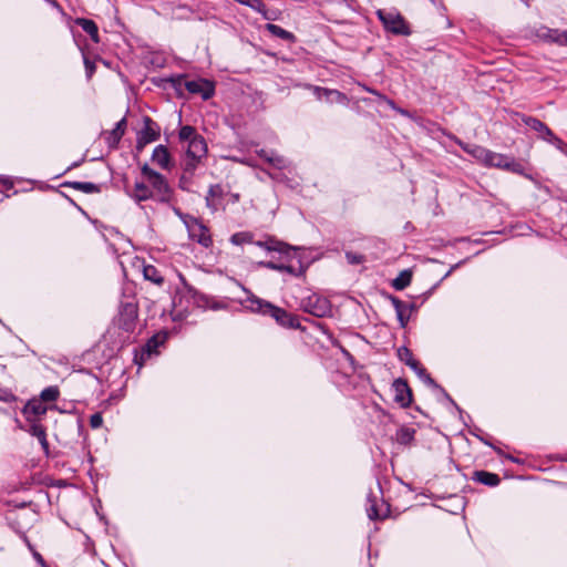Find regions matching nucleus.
Here are the masks:
<instances>
[{"instance_id": "1", "label": "nucleus", "mask_w": 567, "mask_h": 567, "mask_svg": "<svg viewBox=\"0 0 567 567\" xmlns=\"http://www.w3.org/2000/svg\"><path fill=\"white\" fill-rule=\"evenodd\" d=\"M243 303L252 312L269 315L277 323L285 328L298 329L300 327L299 320L296 316L254 295H248Z\"/></svg>"}, {"instance_id": "2", "label": "nucleus", "mask_w": 567, "mask_h": 567, "mask_svg": "<svg viewBox=\"0 0 567 567\" xmlns=\"http://www.w3.org/2000/svg\"><path fill=\"white\" fill-rule=\"evenodd\" d=\"M378 17L382 21L384 28L394 34L408 35L410 28L404 18L394 11L379 10Z\"/></svg>"}, {"instance_id": "3", "label": "nucleus", "mask_w": 567, "mask_h": 567, "mask_svg": "<svg viewBox=\"0 0 567 567\" xmlns=\"http://www.w3.org/2000/svg\"><path fill=\"white\" fill-rule=\"evenodd\" d=\"M207 145L202 136L190 141L187 145L186 169H194L197 163L206 155Z\"/></svg>"}, {"instance_id": "4", "label": "nucleus", "mask_w": 567, "mask_h": 567, "mask_svg": "<svg viewBox=\"0 0 567 567\" xmlns=\"http://www.w3.org/2000/svg\"><path fill=\"white\" fill-rule=\"evenodd\" d=\"M485 165L497 168H504L515 173L523 172L522 165L515 162L514 158L494 152H491V155L487 157Z\"/></svg>"}, {"instance_id": "5", "label": "nucleus", "mask_w": 567, "mask_h": 567, "mask_svg": "<svg viewBox=\"0 0 567 567\" xmlns=\"http://www.w3.org/2000/svg\"><path fill=\"white\" fill-rule=\"evenodd\" d=\"M185 87L189 93L199 94L204 100L210 99L215 92L213 82L205 79L186 81Z\"/></svg>"}, {"instance_id": "6", "label": "nucleus", "mask_w": 567, "mask_h": 567, "mask_svg": "<svg viewBox=\"0 0 567 567\" xmlns=\"http://www.w3.org/2000/svg\"><path fill=\"white\" fill-rule=\"evenodd\" d=\"M303 309L316 317H324L331 312L328 300L317 296L309 297Z\"/></svg>"}, {"instance_id": "7", "label": "nucleus", "mask_w": 567, "mask_h": 567, "mask_svg": "<svg viewBox=\"0 0 567 567\" xmlns=\"http://www.w3.org/2000/svg\"><path fill=\"white\" fill-rule=\"evenodd\" d=\"M189 237L196 240L204 247H209L213 243L208 229L197 220H194L187 225Z\"/></svg>"}, {"instance_id": "8", "label": "nucleus", "mask_w": 567, "mask_h": 567, "mask_svg": "<svg viewBox=\"0 0 567 567\" xmlns=\"http://www.w3.org/2000/svg\"><path fill=\"white\" fill-rule=\"evenodd\" d=\"M142 173L159 195L164 196L168 193V185L159 173L153 171L147 164L142 166Z\"/></svg>"}, {"instance_id": "9", "label": "nucleus", "mask_w": 567, "mask_h": 567, "mask_svg": "<svg viewBox=\"0 0 567 567\" xmlns=\"http://www.w3.org/2000/svg\"><path fill=\"white\" fill-rule=\"evenodd\" d=\"M392 389L394 391V401L402 408L409 406L412 401V393L408 383L402 379H396L392 384Z\"/></svg>"}, {"instance_id": "10", "label": "nucleus", "mask_w": 567, "mask_h": 567, "mask_svg": "<svg viewBox=\"0 0 567 567\" xmlns=\"http://www.w3.org/2000/svg\"><path fill=\"white\" fill-rule=\"evenodd\" d=\"M537 37L546 42H553L561 47L567 45V31L543 27L537 31Z\"/></svg>"}, {"instance_id": "11", "label": "nucleus", "mask_w": 567, "mask_h": 567, "mask_svg": "<svg viewBox=\"0 0 567 567\" xmlns=\"http://www.w3.org/2000/svg\"><path fill=\"white\" fill-rule=\"evenodd\" d=\"M158 136V131L153 127V122L147 117L145 118L144 128L138 133L136 147L141 151L148 143L156 141Z\"/></svg>"}, {"instance_id": "12", "label": "nucleus", "mask_w": 567, "mask_h": 567, "mask_svg": "<svg viewBox=\"0 0 567 567\" xmlns=\"http://www.w3.org/2000/svg\"><path fill=\"white\" fill-rule=\"evenodd\" d=\"M137 318V308L133 303H125L122 306L120 312V324L126 331H130L134 327V321Z\"/></svg>"}, {"instance_id": "13", "label": "nucleus", "mask_w": 567, "mask_h": 567, "mask_svg": "<svg viewBox=\"0 0 567 567\" xmlns=\"http://www.w3.org/2000/svg\"><path fill=\"white\" fill-rule=\"evenodd\" d=\"M48 406L41 400H31L23 409V414L30 422L38 421L40 416L44 415Z\"/></svg>"}, {"instance_id": "14", "label": "nucleus", "mask_w": 567, "mask_h": 567, "mask_svg": "<svg viewBox=\"0 0 567 567\" xmlns=\"http://www.w3.org/2000/svg\"><path fill=\"white\" fill-rule=\"evenodd\" d=\"M126 127V120L122 118L118 121L115 125V127L112 131H107L103 133V138L106 142V144L114 148L117 146L120 140L122 138Z\"/></svg>"}, {"instance_id": "15", "label": "nucleus", "mask_w": 567, "mask_h": 567, "mask_svg": "<svg viewBox=\"0 0 567 567\" xmlns=\"http://www.w3.org/2000/svg\"><path fill=\"white\" fill-rule=\"evenodd\" d=\"M398 354L401 361L410 365L420 377L424 378L429 382H432V379L425 373V370L420 365V363L416 360L413 359L412 353L410 352L409 349L400 348Z\"/></svg>"}, {"instance_id": "16", "label": "nucleus", "mask_w": 567, "mask_h": 567, "mask_svg": "<svg viewBox=\"0 0 567 567\" xmlns=\"http://www.w3.org/2000/svg\"><path fill=\"white\" fill-rule=\"evenodd\" d=\"M152 161L164 169H168L171 167V155L164 145L155 147Z\"/></svg>"}, {"instance_id": "17", "label": "nucleus", "mask_w": 567, "mask_h": 567, "mask_svg": "<svg viewBox=\"0 0 567 567\" xmlns=\"http://www.w3.org/2000/svg\"><path fill=\"white\" fill-rule=\"evenodd\" d=\"M525 124L532 130L539 132L540 136L546 141L549 138V136H553L550 128L537 118L527 117L525 120Z\"/></svg>"}, {"instance_id": "18", "label": "nucleus", "mask_w": 567, "mask_h": 567, "mask_svg": "<svg viewBox=\"0 0 567 567\" xmlns=\"http://www.w3.org/2000/svg\"><path fill=\"white\" fill-rule=\"evenodd\" d=\"M392 303L395 308L398 319L402 327H404L408 322L409 316H410V309L408 305L402 302L401 300L396 298H392Z\"/></svg>"}, {"instance_id": "19", "label": "nucleus", "mask_w": 567, "mask_h": 567, "mask_svg": "<svg viewBox=\"0 0 567 567\" xmlns=\"http://www.w3.org/2000/svg\"><path fill=\"white\" fill-rule=\"evenodd\" d=\"M131 195L135 200L142 202L152 197V190L144 183H136Z\"/></svg>"}, {"instance_id": "20", "label": "nucleus", "mask_w": 567, "mask_h": 567, "mask_svg": "<svg viewBox=\"0 0 567 567\" xmlns=\"http://www.w3.org/2000/svg\"><path fill=\"white\" fill-rule=\"evenodd\" d=\"M76 23L87 33L94 42H99V31L96 24L92 20L78 19Z\"/></svg>"}, {"instance_id": "21", "label": "nucleus", "mask_w": 567, "mask_h": 567, "mask_svg": "<svg viewBox=\"0 0 567 567\" xmlns=\"http://www.w3.org/2000/svg\"><path fill=\"white\" fill-rule=\"evenodd\" d=\"M475 477L480 483L488 486H496L499 483V477L496 474L485 471L476 472Z\"/></svg>"}, {"instance_id": "22", "label": "nucleus", "mask_w": 567, "mask_h": 567, "mask_svg": "<svg viewBox=\"0 0 567 567\" xmlns=\"http://www.w3.org/2000/svg\"><path fill=\"white\" fill-rule=\"evenodd\" d=\"M412 279V272L410 270H403L400 275L393 280V287L396 290H402L408 287Z\"/></svg>"}, {"instance_id": "23", "label": "nucleus", "mask_w": 567, "mask_h": 567, "mask_svg": "<svg viewBox=\"0 0 567 567\" xmlns=\"http://www.w3.org/2000/svg\"><path fill=\"white\" fill-rule=\"evenodd\" d=\"M266 29L275 37H278V38L287 40V41L293 40V34L282 28H280L279 25L268 23L266 25Z\"/></svg>"}, {"instance_id": "24", "label": "nucleus", "mask_w": 567, "mask_h": 567, "mask_svg": "<svg viewBox=\"0 0 567 567\" xmlns=\"http://www.w3.org/2000/svg\"><path fill=\"white\" fill-rule=\"evenodd\" d=\"M143 275L146 280H150L156 285H161L163 282V277L158 274L154 266H145L143 269Z\"/></svg>"}, {"instance_id": "25", "label": "nucleus", "mask_w": 567, "mask_h": 567, "mask_svg": "<svg viewBox=\"0 0 567 567\" xmlns=\"http://www.w3.org/2000/svg\"><path fill=\"white\" fill-rule=\"evenodd\" d=\"M31 423L32 424L30 427V433L40 441V443L43 447H47L48 443H47V436H45V431H44L43 426L40 425L38 423V421H34Z\"/></svg>"}, {"instance_id": "26", "label": "nucleus", "mask_w": 567, "mask_h": 567, "mask_svg": "<svg viewBox=\"0 0 567 567\" xmlns=\"http://www.w3.org/2000/svg\"><path fill=\"white\" fill-rule=\"evenodd\" d=\"M259 156L278 168H281L285 165V159L281 156L275 155L272 153L268 154V152L265 150L259 152Z\"/></svg>"}, {"instance_id": "27", "label": "nucleus", "mask_w": 567, "mask_h": 567, "mask_svg": "<svg viewBox=\"0 0 567 567\" xmlns=\"http://www.w3.org/2000/svg\"><path fill=\"white\" fill-rule=\"evenodd\" d=\"M198 136L199 135L196 133L195 128L189 125L183 126L179 131L181 141L188 142V144Z\"/></svg>"}, {"instance_id": "28", "label": "nucleus", "mask_w": 567, "mask_h": 567, "mask_svg": "<svg viewBox=\"0 0 567 567\" xmlns=\"http://www.w3.org/2000/svg\"><path fill=\"white\" fill-rule=\"evenodd\" d=\"M414 430L402 427L396 433V440L401 444H409L413 440Z\"/></svg>"}, {"instance_id": "29", "label": "nucleus", "mask_w": 567, "mask_h": 567, "mask_svg": "<svg viewBox=\"0 0 567 567\" xmlns=\"http://www.w3.org/2000/svg\"><path fill=\"white\" fill-rule=\"evenodd\" d=\"M59 396V390L55 386H49L41 392L42 402H53Z\"/></svg>"}, {"instance_id": "30", "label": "nucleus", "mask_w": 567, "mask_h": 567, "mask_svg": "<svg viewBox=\"0 0 567 567\" xmlns=\"http://www.w3.org/2000/svg\"><path fill=\"white\" fill-rule=\"evenodd\" d=\"M251 239L252 237L249 233H237L231 236L230 241L234 245H243L245 243H250Z\"/></svg>"}, {"instance_id": "31", "label": "nucleus", "mask_w": 567, "mask_h": 567, "mask_svg": "<svg viewBox=\"0 0 567 567\" xmlns=\"http://www.w3.org/2000/svg\"><path fill=\"white\" fill-rule=\"evenodd\" d=\"M491 152L492 151H488L484 147L475 146L474 150L472 151V154L474 155V157H476L478 161L485 164L487 157L491 155Z\"/></svg>"}, {"instance_id": "32", "label": "nucleus", "mask_w": 567, "mask_h": 567, "mask_svg": "<svg viewBox=\"0 0 567 567\" xmlns=\"http://www.w3.org/2000/svg\"><path fill=\"white\" fill-rule=\"evenodd\" d=\"M245 6H248L250 7L251 9H254L255 11L257 12H260L265 16L266 19H269L267 16H266V6L264 4V2L261 0H247V2L245 3Z\"/></svg>"}, {"instance_id": "33", "label": "nucleus", "mask_w": 567, "mask_h": 567, "mask_svg": "<svg viewBox=\"0 0 567 567\" xmlns=\"http://www.w3.org/2000/svg\"><path fill=\"white\" fill-rule=\"evenodd\" d=\"M73 187L79 189V190L85 192V193H95V192H97V186L95 184H92V183L76 182V183L73 184Z\"/></svg>"}, {"instance_id": "34", "label": "nucleus", "mask_w": 567, "mask_h": 567, "mask_svg": "<svg viewBox=\"0 0 567 567\" xmlns=\"http://www.w3.org/2000/svg\"><path fill=\"white\" fill-rule=\"evenodd\" d=\"M346 258L349 264L359 265L363 261V256L355 252H347Z\"/></svg>"}, {"instance_id": "35", "label": "nucleus", "mask_w": 567, "mask_h": 567, "mask_svg": "<svg viewBox=\"0 0 567 567\" xmlns=\"http://www.w3.org/2000/svg\"><path fill=\"white\" fill-rule=\"evenodd\" d=\"M25 543L29 547V549L32 551V555L33 557L35 558V560L42 566V567H47V564L43 559V557L33 548V546L31 545V543L25 538Z\"/></svg>"}, {"instance_id": "36", "label": "nucleus", "mask_w": 567, "mask_h": 567, "mask_svg": "<svg viewBox=\"0 0 567 567\" xmlns=\"http://www.w3.org/2000/svg\"><path fill=\"white\" fill-rule=\"evenodd\" d=\"M102 422H103V419H102V415L100 413H95L91 416L90 419V425L93 427V429H97L102 425Z\"/></svg>"}, {"instance_id": "37", "label": "nucleus", "mask_w": 567, "mask_h": 567, "mask_svg": "<svg viewBox=\"0 0 567 567\" xmlns=\"http://www.w3.org/2000/svg\"><path fill=\"white\" fill-rule=\"evenodd\" d=\"M288 248L289 247L286 244H282V243H277L274 246H267V249L276 250V251H280V252H286Z\"/></svg>"}, {"instance_id": "38", "label": "nucleus", "mask_w": 567, "mask_h": 567, "mask_svg": "<svg viewBox=\"0 0 567 567\" xmlns=\"http://www.w3.org/2000/svg\"><path fill=\"white\" fill-rule=\"evenodd\" d=\"M547 141L555 144L558 148H560L563 145V141L560 138H558L557 136H555L554 134H553V136H549V138H547Z\"/></svg>"}, {"instance_id": "39", "label": "nucleus", "mask_w": 567, "mask_h": 567, "mask_svg": "<svg viewBox=\"0 0 567 567\" xmlns=\"http://www.w3.org/2000/svg\"><path fill=\"white\" fill-rule=\"evenodd\" d=\"M368 515L371 519H375L379 517V514H378L377 509L374 508V506H371L370 508H368Z\"/></svg>"}, {"instance_id": "40", "label": "nucleus", "mask_w": 567, "mask_h": 567, "mask_svg": "<svg viewBox=\"0 0 567 567\" xmlns=\"http://www.w3.org/2000/svg\"><path fill=\"white\" fill-rule=\"evenodd\" d=\"M84 63L87 71V75L91 76L94 71V65L87 59H85Z\"/></svg>"}, {"instance_id": "41", "label": "nucleus", "mask_w": 567, "mask_h": 567, "mask_svg": "<svg viewBox=\"0 0 567 567\" xmlns=\"http://www.w3.org/2000/svg\"><path fill=\"white\" fill-rule=\"evenodd\" d=\"M154 347H156V342H155V340H154V339H152V340H150V341L147 342V344H146V350H147L148 354L151 353V351H152V349H153Z\"/></svg>"}, {"instance_id": "42", "label": "nucleus", "mask_w": 567, "mask_h": 567, "mask_svg": "<svg viewBox=\"0 0 567 567\" xmlns=\"http://www.w3.org/2000/svg\"><path fill=\"white\" fill-rule=\"evenodd\" d=\"M179 279H181L182 284L184 285V287L190 291L192 288L188 286L185 278L182 275H179Z\"/></svg>"}, {"instance_id": "43", "label": "nucleus", "mask_w": 567, "mask_h": 567, "mask_svg": "<svg viewBox=\"0 0 567 567\" xmlns=\"http://www.w3.org/2000/svg\"><path fill=\"white\" fill-rule=\"evenodd\" d=\"M265 266L270 269H282L281 267H278L277 265H275L272 262H267V264H265Z\"/></svg>"}, {"instance_id": "44", "label": "nucleus", "mask_w": 567, "mask_h": 567, "mask_svg": "<svg viewBox=\"0 0 567 567\" xmlns=\"http://www.w3.org/2000/svg\"><path fill=\"white\" fill-rule=\"evenodd\" d=\"M330 94H332V95H337V96H340V93H339V92H337V91L330 92Z\"/></svg>"}, {"instance_id": "45", "label": "nucleus", "mask_w": 567, "mask_h": 567, "mask_svg": "<svg viewBox=\"0 0 567 567\" xmlns=\"http://www.w3.org/2000/svg\"><path fill=\"white\" fill-rule=\"evenodd\" d=\"M236 1L241 3V4H245L247 2V0H236Z\"/></svg>"}]
</instances>
